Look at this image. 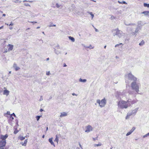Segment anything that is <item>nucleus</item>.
<instances>
[{
	"label": "nucleus",
	"mask_w": 149,
	"mask_h": 149,
	"mask_svg": "<svg viewBox=\"0 0 149 149\" xmlns=\"http://www.w3.org/2000/svg\"><path fill=\"white\" fill-rule=\"evenodd\" d=\"M130 93H123L121 96L120 99L117 102V105L118 109H127L132 105L136 103L138 100H131L128 98H129V95Z\"/></svg>",
	"instance_id": "1"
},
{
	"label": "nucleus",
	"mask_w": 149,
	"mask_h": 149,
	"mask_svg": "<svg viewBox=\"0 0 149 149\" xmlns=\"http://www.w3.org/2000/svg\"><path fill=\"white\" fill-rule=\"evenodd\" d=\"M141 86L140 83L137 81H134L131 84V86L132 89L134 90L137 93L139 92V89Z\"/></svg>",
	"instance_id": "2"
},
{
	"label": "nucleus",
	"mask_w": 149,
	"mask_h": 149,
	"mask_svg": "<svg viewBox=\"0 0 149 149\" xmlns=\"http://www.w3.org/2000/svg\"><path fill=\"white\" fill-rule=\"evenodd\" d=\"M125 79L126 82H127V81L129 80H133L134 81H136L137 80V78L134 77L131 72L126 74L125 75Z\"/></svg>",
	"instance_id": "3"
},
{
	"label": "nucleus",
	"mask_w": 149,
	"mask_h": 149,
	"mask_svg": "<svg viewBox=\"0 0 149 149\" xmlns=\"http://www.w3.org/2000/svg\"><path fill=\"white\" fill-rule=\"evenodd\" d=\"M113 35L114 36L116 35L119 38L123 37L124 36V33L122 31L119 30L118 29L113 30Z\"/></svg>",
	"instance_id": "4"
},
{
	"label": "nucleus",
	"mask_w": 149,
	"mask_h": 149,
	"mask_svg": "<svg viewBox=\"0 0 149 149\" xmlns=\"http://www.w3.org/2000/svg\"><path fill=\"white\" fill-rule=\"evenodd\" d=\"M96 102L98 104L99 107L102 108L104 107L106 105L107 103V100L105 98L101 100L97 99L96 100Z\"/></svg>",
	"instance_id": "5"
},
{
	"label": "nucleus",
	"mask_w": 149,
	"mask_h": 149,
	"mask_svg": "<svg viewBox=\"0 0 149 149\" xmlns=\"http://www.w3.org/2000/svg\"><path fill=\"white\" fill-rule=\"evenodd\" d=\"M7 47L8 48V50H7V49H6L5 51H3L4 53H6L8 52H10L12 51L13 49L14 45L12 44H8L7 45Z\"/></svg>",
	"instance_id": "6"
},
{
	"label": "nucleus",
	"mask_w": 149,
	"mask_h": 149,
	"mask_svg": "<svg viewBox=\"0 0 149 149\" xmlns=\"http://www.w3.org/2000/svg\"><path fill=\"white\" fill-rule=\"evenodd\" d=\"M86 130H85V132L86 133H88L93 130V127L90 125H88L86 127Z\"/></svg>",
	"instance_id": "7"
},
{
	"label": "nucleus",
	"mask_w": 149,
	"mask_h": 149,
	"mask_svg": "<svg viewBox=\"0 0 149 149\" xmlns=\"http://www.w3.org/2000/svg\"><path fill=\"white\" fill-rule=\"evenodd\" d=\"M6 143V141H0V149H4V147L5 146Z\"/></svg>",
	"instance_id": "8"
},
{
	"label": "nucleus",
	"mask_w": 149,
	"mask_h": 149,
	"mask_svg": "<svg viewBox=\"0 0 149 149\" xmlns=\"http://www.w3.org/2000/svg\"><path fill=\"white\" fill-rule=\"evenodd\" d=\"M139 109V107L136 108L132 110L130 113L132 115H135L136 114Z\"/></svg>",
	"instance_id": "9"
},
{
	"label": "nucleus",
	"mask_w": 149,
	"mask_h": 149,
	"mask_svg": "<svg viewBox=\"0 0 149 149\" xmlns=\"http://www.w3.org/2000/svg\"><path fill=\"white\" fill-rule=\"evenodd\" d=\"M48 141L51 145L52 146L54 147H56L53 141V137L49 138L48 139Z\"/></svg>",
	"instance_id": "10"
},
{
	"label": "nucleus",
	"mask_w": 149,
	"mask_h": 149,
	"mask_svg": "<svg viewBox=\"0 0 149 149\" xmlns=\"http://www.w3.org/2000/svg\"><path fill=\"white\" fill-rule=\"evenodd\" d=\"M8 137V135L7 134L3 135H1L0 136V139L2 140L1 141H6V139Z\"/></svg>",
	"instance_id": "11"
},
{
	"label": "nucleus",
	"mask_w": 149,
	"mask_h": 149,
	"mask_svg": "<svg viewBox=\"0 0 149 149\" xmlns=\"http://www.w3.org/2000/svg\"><path fill=\"white\" fill-rule=\"evenodd\" d=\"M13 66L16 71H18L20 69V68L18 66L16 63H14Z\"/></svg>",
	"instance_id": "12"
},
{
	"label": "nucleus",
	"mask_w": 149,
	"mask_h": 149,
	"mask_svg": "<svg viewBox=\"0 0 149 149\" xmlns=\"http://www.w3.org/2000/svg\"><path fill=\"white\" fill-rule=\"evenodd\" d=\"M68 115V113L66 112H62L61 113L60 117H65Z\"/></svg>",
	"instance_id": "13"
},
{
	"label": "nucleus",
	"mask_w": 149,
	"mask_h": 149,
	"mask_svg": "<svg viewBox=\"0 0 149 149\" xmlns=\"http://www.w3.org/2000/svg\"><path fill=\"white\" fill-rule=\"evenodd\" d=\"M10 91L7 90V89H5L3 91V94L4 95H5L6 96H8L9 94Z\"/></svg>",
	"instance_id": "14"
},
{
	"label": "nucleus",
	"mask_w": 149,
	"mask_h": 149,
	"mask_svg": "<svg viewBox=\"0 0 149 149\" xmlns=\"http://www.w3.org/2000/svg\"><path fill=\"white\" fill-rule=\"evenodd\" d=\"M27 142V139H26L24 140V142H21L20 143L23 146H26V145Z\"/></svg>",
	"instance_id": "15"
},
{
	"label": "nucleus",
	"mask_w": 149,
	"mask_h": 149,
	"mask_svg": "<svg viewBox=\"0 0 149 149\" xmlns=\"http://www.w3.org/2000/svg\"><path fill=\"white\" fill-rule=\"evenodd\" d=\"M102 144L101 143L99 142L98 143V144H94V147H97L101 146H102Z\"/></svg>",
	"instance_id": "16"
},
{
	"label": "nucleus",
	"mask_w": 149,
	"mask_h": 149,
	"mask_svg": "<svg viewBox=\"0 0 149 149\" xmlns=\"http://www.w3.org/2000/svg\"><path fill=\"white\" fill-rule=\"evenodd\" d=\"M25 137H23L22 136H19L18 137V139H19L21 141L24 140L25 139Z\"/></svg>",
	"instance_id": "17"
},
{
	"label": "nucleus",
	"mask_w": 149,
	"mask_h": 149,
	"mask_svg": "<svg viewBox=\"0 0 149 149\" xmlns=\"http://www.w3.org/2000/svg\"><path fill=\"white\" fill-rule=\"evenodd\" d=\"M142 13H143L145 15H147L149 17V11H145L142 12Z\"/></svg>",
	"instance_id": "18"
},
{
	"label": "nucleus",
	"mask_w": 149,
	"mask_h": 149,
	"mask_svg": "<svg viewBox=\"0 0 149 149\" xmlns=\"http://www.w3.org/2000/svg\"><path fill=\"white\" fill-rule=\"evenodd\" d=\"M79 81L80 82L85 83L86 81L87 80L86 79H82L81 78H80L79 79Z\"/></svg>",
	"instance_id": "19"
},
{
	"label": "nucleus",
	"mask_w": 149,
	"mask_h": 149,
	"mask_svg": "<svg viewBox=\"0 0 149 149\" xmlns=\"http://www.w3.org/2000/svg\"><path fill=\"white\" fill-rule=\"evenodd\" d=\"M54 141H56L57 144L58 143V141H59V139L57 135H56L55 139L54 140Z\"/></svg>",
	"instance_id": "20"
},
{
	"label": "nucleus",
	"mask_w": 149,
	"mask_h": 149,
	"mask_svg": "<svg viewBox=\"0 0 149 149\" xmlns=\"http://www.w3.org/2000/svg\"><path fill=\"white\" fill-rule=\"evenodd\" d=\"M68 38L69 40H70L72 42H74L75 39L73 37L71 36H69L68 37Z\"/></svg>",
	"instance_id": "21"
},
{
	"label": "nucleus",
	"mask_w": 149,
	"mask_h": 149,
	"mask_svg": "<svg viewBox=\"0 0 149 149\" xmlns=\"http://www.w3.org/2000/svg\"><path fill=\"white\" fill-rule=\"evenodd\" d=\"M61 5L60 4H59L58 3H56V5L55 6H54V8H55L56 7L57 8H59L60 6Z\"/></svg>",
	"instance_id": "22"
},
{
	"label": "nucleus",
	"mask_w": 149,
	"mask_h": 149,
	"mask_svg": "<svg viewBox=\"0 0 149 149\" xmlns=\"http://www.w3.org/2000/svg\"><path fill=\"white\" fill-rule=\"evenodd\" d=\"M132 116V115L130 114V113H128L127 114V115L126 116V117L125 118L126 119H129L130 118V117Z\"/></svg>",
	"instance_id": "23"
},
{
	"label": "nucleus",
	"mask_w": 149,
	"mask_h": 149,
	"mask_svg": "<svg viewBox=\"0 0 149 149\" xmlns=\"http://www.w3.org/2000/svg\"><path fill=\"white\" fill-rule=\"evenodd\" d=\"M54 52L55 53L57 54H59L61 53V52L60 51L56 50V49L54 50Z\"/></svg>",
	"instance_id": "24"
},
{
	"label": "nucleus",
	"mask_w": 149,
	"mask_h": 149,
	"mask_svg": "<svg viewBox=\"0 0 149 149\" xmlns=\"http://www.w3.org/2000/svg\"><path fill=\"white\" fill-rule=\"evenodd\" d=\"M125 25H126L127 26H134L135 25V24L132 23L128 24H127L126 23H125Z\"/></svg>",
	"instance_id": "25"
},
{
	"label": "nucleus",
	"mask_w": 149,
	"mask_h": 149,
	"mask_svg": "<svg viewBox=\"0 0 149 149\" xmlns=\"http://www.w3.org/2000/svg\"><path fill=\"white\" fill-rule=\"evenodd\" d=\"M42 117V116H36V118L37 120V121H38L39 120L40 117Z\"/></svg>",
	"instance_id": "26"
},
{
	"label": "nucleus",
	"mask_w": 149,
	"mask_h": 149,
	"mask_svg": "<svg viewBox=\"0 0 149 149\" xmlns=\"http://www.w3.org/2000/svg\"><path fill=\"white\" fill-rule=\"evenodd\" d=\"M88 13L90 14L92 17V19H93V18L94 17V15L92 12H89Z\"/></svg>",
	"instance_id": "27"
},
{
	"label": "nucleus",
	"mask_w": 149,
	"mask_h": 149,
	"mask_svg": "<svg viewBox=\"0 0 149 149\" xmlns=\"http://www.w3.org/2000/svg\"><path fill=\"white\" fill-rule=\"evenodd\" d=\"M132 132L130 130L126 134V136H127L130 135Z\"/></svg>",
	"instance_id": "28"
},
{
	"label": "nucleus",
	"mask_w": 149,
	"mask_h": 149,
	"mask_svg": "<svg viewBox=\"0 0 149 149\" xmlns=\"http://www.w3.org/2000/svg\"><path fill=\"white\" fill-rule=\"evenodd\" d=\"M93 48L94 47H93L91 45H90L89 46H88V47H86V48H88L90 49H93Z\"/></svg>",
	"instance_id": "29"
},
{
	"label": "nucleus",
	"mask_w": 149,
	"mask_h": 149,
	"mask_svg": "<svg viewBox=\"0 0 149 149\" xmlns=\"http://www.w3.org/2000/svg\"><path fill=\"white\" fill-rule=\"evenodd\" d=\"M143 5L144 7H147L149 8V4H147L145 3H144Z\"/></svg>",
	"instance_id": "30"
},
{
	"label": "nucleus",
	"mask_w": 149,
	"mask_h": 149,
	"mask_svg": "<svg viewBox=\"0 0 149 149\" xmlns=\"http://www.w3.org/2000/svg\"><path fill=\"white\" fill-rule=\"evenodd\" d=\"M149 136V132L147 133L146 134L143 136V138H145Z\"/></svg>",
	"instance_id": "31"
},
{
	"label": "nucleus",
	"mask_w": 149,
	"mask_h": 149,
	"mask_svg": "<svg viewBox=\"0 0 149 149\" xmlns=\"http://www.w3.org/2000/svg\"><path fill=\"white\" fill-rule=\"evenodd\" d=\"M118 2L120 3L127 4V3L123 1L122 2H120L119 1H118Z\"/></svg>",
	"instance_id": "32"
},
{
	"label": "nucleus",
	"mask_w": 149,
	"mask_h": 149,
	"mask_svg": "<svg viewBox=\"0 0 149 149\" xmlns=\"http://www.w3.org/2000/svg\"><path fill=\"white\" fill-rule=\"evenodd\" d=\"M135 129L136 128L135 127H133L130 131L132 132L135 130Z\"/></svg>",
	"instance_id": "33"
},
{
	"label": "nucleus",
	"mask_w": 149,
	"mask_h": 149,
	"mask_svg": "<svg viewBox=\"0 0 149 149\" xmlns=\"http://www.w3.org/2000/svg\"><path fill=\"white\" fill-rule=\"evenodd\" d=\"M46 74L47 75L49 76L50 74V72L49 71H47L46 72Z\"/></svg>",
	"instance_id": "34"
},
{
	"label": "nucleus",
	"mask_w": 149,
	"mask_h": 149,
	"mask_svg": "<svg viewBox=\"0 0 149 149\" xmlns=\"http://www.w3.org/2000/svg\"><path fill=\"white\" fill-rule=\"evenodd\" d=\"M13 116L15 117H16V116L15 114L14 113H13L12 114H11V115H10V117H12V116Z\"/></svg>",
	"instance_id": "35"
},
{
	"label": "nucleus",
	"mask_w": 149,
	"mask_h": 149,
	"mask_svg": "<svg viewBox=\"0 0 149 149\" xmlns=\"http://www.w3.org/2000/svg\"><path fill=\"white\" fill-rule=\"evenodd\" d=\"M18 132V131L16 129L14 131V133L15 134H17Z\"/></svg>",
	"instance_id": "36"
},
{
	"label": "nucleus",
	"mask_w": 149,
	"mask_h": 149,
	"mask_svg": "<svg viewBox=\"0 0 149 149\" xmlns=\"http://www.w3.org/2000/svg\"><path fill=\"white\" fill-rule=\"evenodd\" d=\"M6 114L7 115H9L10 116V115H11V114H10V112L9 111H8L7 112Z\"/></svg>",
	"instance_id": "37"
},
{
	"label": "nucleus",
	"mask_w": 149,
	"mask_h": 149,
	"mask_svg": "<svg viewBox=\"0 0 149 149\" xmlns=\"http://www.w3.org/2000/svg\"><path fill=\"white\" fill-rule=\"evenodd\" d=\"M13 25H14V24L13 23H12V22H11L10 24H9V26H12Z\"/></svg>",
	"instance_id": "38"
},
{
	"label": "nucleus",
	"mask_w": 149,
	"mask_h": 149,
	"mask_svg": "<svg viewBox=\"0 0 149 149\" xmlns=\"http://www.w3.org/2000/svg\"><path fill=\"white\" fill-rule=\"evenodd\" d=\"M43 100V97L42 96H41L40 97V98L39 100L40 101H42Z\"/></svg>",
	"instance_id": "39"
},
{
	"label": "nucleus",
	"mask_w": 149,
	"mask_h": 149,
	"mask_svg": "<svg viewBox=\"0 0 149 149\" xmlns=\"http://www.w3.org/2000/svg\"><path fill=\"white\" fill-rule=\"evenodd\" d=\"M82 45L83 47H84L85 48H86V47H88V46H86V45L84 44H82Z\"/></svg>",
	"instance_id": "40"
},
{
	"label": "nucleus",
	"mask_w": 149,
	"mask_h": 149,
	"mask_svg": "<svg viewBox=\"0 0 149 149\" xmlns=\"http://www.w3.org/2000/svg\"><path fill=\"white\" fill-rule=\"evenodd\" d=\"M120 44H122V43H120L119 44H117V45H115V47H117L119 45H120Z\"/></svg>",
	"instance_id": "41"
},
{
	"label": "nucleus",
	"mask_w": 149,
	"mask_h": 149,
	"mask_svg": "<svg viewBox=\"0 0 149 149\" xmlns=\"http://www.w3.org/2000/svg\"><path fill=\"white\" fill-rule=\"evenodd\" d=\"M143 42H141V43H140L139 44V45H142L143 44Z\"/></svg>",
	"instance_id": "42"
},
{
	"label": "nucleus",
	"mask_w": 149,
	"mask_h": 149,
	"mask_svg": "<svg viewBox=\"0 0 149 149\" xmlns=\"http://www.w3.org/2000/svg\"><path fill=\"white\" fill-rule=\"evenodd\" d=\"M67 66V65L65 63H64L63 64V67H65Z\"/></svg>",
	"instance_id": "43"
},
{
	"label": "nucleus",
	"mask_w": 149,
	"mask_h": 149,
	"mask_svg": "<svg viewBox=\"0 0 149 149\" xmlns=\"http://www.w3.org/2000/svg\"><path fill=\"white\" fill-rule=\"evenodd\" d=\"M29 22L33 23H36L37 22Z\"/></svg>",
	"instance_id": "44"
},
{
	"label": "nucleus",
	"mask_w": 149,
	"mask_h": 149,
	"mask_svg": "<svg viewBox=\"0 0 149 149\" xmlns=\"http://www.w3.org/2000/svg\"><path fill=\"white\" fill-rule=\"evenodd\" d=\"M3 26H2L1 27H0V30L3 29Z\"/></svg>",
	"instance_id": "45"
},
{
	"label": "nucleus",
	"mask_w": 149,
	"mask_h": 149,
	"mask_svg": "<svg viewBox=\"0 0 149 149\" xmlns=\"http://www.w3.org/2000/svg\"><path fill=\"white\" fill-rule=\"evenodd\" d=\"M56 26V25L55 24H53V25H51V26H49L50 27H51V26Z\"/></svg>",
	"instance_id": "46"
},
{
	"label": "nucleus",
	"mask_w": 149,
	"mask_h": 149,
	"mask_svg": "<svg viewBox=\"0 0 149 149\" xmlns=\"http://www.w3.org/2000/svg\"><path fill=\"white\" fill-rule=\"evenodd\" d=\"M72 95H76V96H77V95L76 94H75V93H73L72 94Z\"/></svg>",
	"instance_id": "47"
},
{
	"label": "nucleus",
	"mask_w": 149,
	"mask_h": 149,
	"mask_svg": "<svg viewBox=\"0 0 149 149\" xmlns=\"http://www.w3.org/2000/svg\"><path fill=\"white\" fill-rule=\"evenodd\" d=\"M111 18H112V19H115V17H114V16H111Z\"/></svg>",
	"instance_id": "48"
},
{
	"label": "nucleus",
	"mask_w": 149,
	"mask_h": 149,
	"mask_svg": "<svg viewBox=\"0 0 149 149\" xmlns=\"http://www.w3.org/2000/svg\"><path fill=\"white\" fill-rule=\"evenodd\" d=\"M79 146H80V147L81 149H82V146H81V145L80 144H79Z\"/></svg>",
	"instance_id": "49"
},
{
	"label": "nucleus",
	"mask_w": 149,
	"mask_h": 149,
	"mask_svg": "<svg viewBox=\"0 0 149 149\" xmlns=\"http://www.w3.org/2000/svg\"><path fill=\"white\" fill-rule=\"evenodd\" d=\"M13 27H10L9 28V29H10V30H12V29H13Z\"/></svg>",
	"instance_id": "50"
},
{
	"label": "nucleus",
	"mask_w": 149,
	"mask_h": 149,
	"mask_svg": "<svg viewBox=\"0 0 149 149\" xmlns=\"http://www.w3.org/2000/svg\"><path fill=\"white\" fill-rule=\"evenodd\" d=\"M10 118H12V120H13L14 119V118L13 117H12H12H10Z\"/></svg>",
	"instance_id": "51"
},
{
	"label": "nucleus",
	"mask_w": 149,
	"mask_h": 149,
	"mask_svg": "<svg viewBox=\"0 0 149 149\" xmlns=\"http://www.w3.org/2000/svg\"><path fill=\"white\" fill-rule=\"evenodd\" d=\"M57 48H60V47H59V45H58L57 46Z\"/></svg>",
	"instance_id": "52"
},
{
	"label": "nucleus",
	"mask_w": 149,
	"mask_h": 149,
	"mask_svg": "<svg viewBox=\"0 0 149 149\" xmlns=\"http://www.w3.org/2000/svg\"><path fill=\"white\" fill-rule=\"evenodd\" d=\"M3 16H6V14H3Z\"/></svg>",
	"instance_id": "53"
},
{
	"label": "nucleus",
	"mask_w": 149,
	"mask_h": 149,
	"mask_svg": "<svg viewBox=\"0 0 149 149\" xmlns=\"http://www.w3.org/2000/svg\"><path fill=\"white\" fill-rule=\"evenodd\" d=\"M43 111V110L42 109H40V111L41 112V111Z\"/></svg>",
	"instance_id": "54"
},
{
	"label": "nucleus",
	"mask_w": 149,
	"mask_h": 149,
	"mask_svg": "<svg viewBox=\"0 0 149 149\" xmlns=\"http://www.w3.org/2000/svg\"><path fill=\"white\" fill-rule=\"evenodd\" d=\"M45 137V135H43L42 136V138H44Z\"/></svg>",
	"instance_id": "55"
},
{
	"label": "nucleus",
	"mask_w": 149,
	"mask_h": 149,
	"mask_svg": "<svg viewBox=\"0 0 149 149\" xmlns=\"http://www.w3.org/2000/svg\"><path fill=\"white\" fill-rule=\"evenodd\" d=\"M26 5V6H29V4H26V5Z\"/></svg>",
	"instance_id": "56"
},
{
	"label": "nucleus",
	"mask_w": 149,
	"mask_h": 149,
	"mask_svg": "<svg viewBox=\"0 0 149 149\" xmlns=\"http://www.w3.org/2000/svg\"><path fill=\"white\" fill-rule=\"evenodd\" d=\"M92 1H93V2H96V1H95V0H92Z\"/></svg>",
	"instance_id": "57"
},
{
	"label": "nucleus",
	"mask_w": 149,
	"mask_h": 149,
	"mask_svg": "<svg viewBox=\"0 0 149 149\" xmlns=\"http://www.w3.org/2000/svg\"><path fill=\"white\" fill-rule=\"evenodd\" d=\"M5 24H6V25H9L8 24H7V23H5Z\"/></svg>",
	"instance_id": "58"
},
{
	"label": "nucleus",
	"mask_w": 149,
	"mask_h": 149,
	"mask_svg": "<svg viewBox=\"0 0 149 149\" xmlns=\"http://www.w3.org/2000/svg\"><path fill=\"white\" fill-rule=\"evenodd\" d=\"M40 28V26H38L37 27V29H39Z\"/></svg>",
	"instance_id": "59"
},
{
	"label": "nucleus",
	"mask_w": 149,
	"mask_h": 149,
	"mask_svg": "<svg viewBox=\"0 0 149 149\" xmlns=\"http://www.w3.org/2000/svg\"><path fill=\"white\" fill-rule=\"evenodd\" d=\"M76 149H80L79 148H76Z\"/></svg>",
	"instance_id": "60"
},
{
	"label": "nucleus",
	"mask_w": 149,
	"mask_h": 149,
	"mask_svg": "<svg viewBox=\"0 0 149 149\" xmlns=\"http://www.w3.org/2000/svg\"><path fill=\"white\" fill-rule=\"evenodd\" d=\"M11 71L9 72V73L10 74L11 73Z\"/></svg>",
	"instance_id": "61"
},
{
	"label": "nucleus",
	"mask_w": 149,
	"mask_h": 149,
	"mask_svg": "<svg viewBox=\"0 0 149 149\" xmlns=\"http://www.w3.org/2000/svg\"><path fill=\"white\" fill-rule=\"evenodd\" d=\"M106 45H105V46H104V48H106Z\"/></svg>",
	"instance_id": "62"
},
{
	"label": "nucleus",
	"mask_w": 149,
	"mask_h": 149,
	"mask_svg": "<svg viewBox=\"0 0 149 149\" xmlns=\"http://www.w3.org/2000/svg\"><path fill=\"white\" fill-rule=\"evenodd\" d=\"M49 59V58H47V60H48Z\"/></svg>",
	"instance_id": "63"
},
{
	"label": "nucleus",
	"mask_w": 149,
	"mask_h": 149,
	"mask_svg": "<svg viewBox=\"0 0 149 149\" xmlns=\"http://www.w3.org/2000/svg\"><path fill=\"white\" fill-rule=\"evenodd\" d=\"M113 148H111L110 149H112Z\"/></svg>",
	"instance_id": "64"
}]
</instances>
